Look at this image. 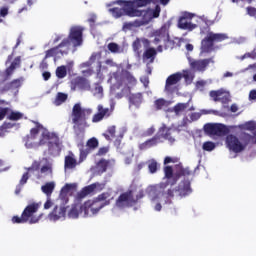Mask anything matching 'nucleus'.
Wrapping results in <instances>:
<instances>
[{"label": "nucleus", "mask_w": 256, "mask_h": 256, "mask_svg": "<svg viewBox=\"0 0 256 256\" xmlns=\"http://www.w3.org/2000/svg\"><path fill=\"white\" fill-rule=\"evenodd\" d=\"M113 5H120L123 8H110L108 11L111 13L112 17L115 19H119V17H123V15H127L128 17H141L143 12L139 9H135L133 7H129L127 1H116L106 4V7H113Z\"/></svg>", "instance_id": "obj_12"}, {"label": "nucleus", "mask_w": 256, "mask_h": 256, "mask_svg": "<svg viewBox=\"0 0 256 256\" xmlns=\"http://www.w3.org/2000/svg\"><path fill=\"white\" fill-rule=\"evenodd\" d=\"M108 50L114 54L123 53V47L119 46L117 43L114 42L108 44Z\"/></svg>", "instance_id": "obj_40"}, {"label": "nucleus", "mask_w": 256, "mask_h": 256, "mask_svg": "<svg viewBox=\"0 0 256 256\" xmlns=\"http://www.w3.org/2000/svg\"><path fill=\"white\" fill-rule=\"evenodd\" d=\"M143 167H145V163L141 162L134 167V171H136V173H138V171H141V169H143Z\"/></svg>", "instance_id": "obj_60"}, {"label": "nucleus", "mask_w": 256, "mask_h": 256, "mask_svg": "<svg viewBox=\"0 0 256 256\" xmlns=\"http://www.w3.org/2000/svg\"><path fill=\"white\" fill-rule=\"evenodd\" d=\"M190 173L189 168H183L181 164L175 165L174 167L166 166L164 168V181L146 188L152 209L157 212L161 211L165 205H170L171 199L175 197V194L179 195V197L191 195L193 190H191V182L189 179L181 181L175 189V193L167 188L169 185H175L177 179L186 177V175H190Z\"/></svg>", "instance_id": "obj_1"}, {"label": "nucleus", "mask_w": 256, "mask_h": 256, "mask_svg": "<svg viewBox=\"0 0 256 256\" xmlns=\"http://www.w3.org/2000/svg\"><path fill=\"white\" fill-rule=\"evenodd\" d=\"M91 91V82L83 77H76L71 81V90Z\"/></svg>", "instance_id": "obj_21"}, {"label": "nucleus", "mask_w": 256, "mask_h": 256, "mask_svg": "<svg viewBox=\"0 0 256 256\" xmlns=\"http://www.w3.org/2000/svg\"><path fill=\"white\" fill-rule=\"evenodd\" d=\"M249 69H252V73H255L254 76H253V79H254V81H256V65H250V66L246 69V71L249 70Z\"/></svg>", "instance_id": "obj_61"}, {"label": "nucleus", "mask_w": 256, "mask_h": 256, "mask_svg": "<svg viewBox=\"0 0 256 256\" xmlns=\"http://www.w3.org/2000/svg\"><path fill=\"white\" fill-rule=\"evenodd\" d=\"M48 147L49 155L58 157L63 149V142L59 139V135L55 132H49L41 124H37L32 128L30 135L27 137L25 147L27 149H37L38 147Z\"/></svg>", "instance_id": "obj_3"}, {"label": "nucleus", "mask_w": 256, "mask_h": 256, "mask_svg": "<svg viewBox=\"0 0 256 256\" xmlns=\"http://www.w3.org/2000/svg\"><path fill=\"white\" fill-rule=\"evenodd\" d=\"M108 133H109L110 136L107 135V134H104V137H106V139H108V140L114 139V137H115V126H110L108 128Z\"/></svg>", "instance_id": "obj_50"}, {"label": "nucleus", "mask_w": 256, "mask_h": 256, "mask_svg": "<svg viewBox=\"0 0 256 256\" xmlns=\"http://www.w3.org/2000/svg\"><path fill=\"white\" fill-rule=\"evenodd\" d=\"M42 75H43L44 81H49V79L51 78V73L49 72H44Z\"/></svg>", "instance_id": "obj_63"}, {"label": "nucleus", "mask_w": 256, "mask_h": 256, "mask_svg": "<svg viewBox=\"0 0 256 256\" xmlns=\"http://www.w3.org/2000/svg\"><path fill=\"white\" fill-rule=\"evenodd\" d=\"M105 187V184L94 183L85 187L82 191L84 195H89V193H93V191H101Z\"/></svg>", "instance_id": "obj_30"}, {"label": "nucleus", "mask_w": 256, "mask_h": 256, "mask_svg": "<svg viewBox=\"0 0 256 256\" xmlns=\"http://www.w3.org/2000/svg\"><path fill=\"white\" fill-rule=\"evenodd\" d=\"M210 83L211 81L200 80L196 82V89H198V91H205V87H207V85H210Z\"/></svg>", "instance_id": "obj_47"}, {"label": "nucleus", "mask_w": 256, "mask_h": 256, "mask_svg": "<svg viewBox=\"0 0 256 256\" xmlns=\"http://www.w3.org/2000/svg\"><path fill=\"white\" fill-rule=\"evenodd\" d=\"M99 59H101V54L94 53L91 55L89 61L82 63L80 65L82 75H84V77H91V75L95 73L93 65L97 63L98 79L103 80V73H105V71H109L107 83L110 84L111 92L121 91V97L129 95L131 87H135L137 85V79L131 75L129 71L123 70V67L113 61V59L108 58L103 62H100Z\"/></svg>", "instance_id": "obj_2"}, {"label": "nucleus", "mask_w": 256, "mask_h": 256, "mask_svg": "<svg viewBox=\"0 0 256 256\" xmlns=\"http://www.w3.org/2000/svg\"><path fill=\"white\" fill-rule=\"evenodd\" d=\"M56 76L58 79H64V77H67V67L60 66L56 69Z\"/></svg>", "instance_id": "obj_43"}, {"label": "nucleus", "mask_w": 256, "mask_h": 256, "mask_svg": "<svg viewBox=\"0 0 256 256\" xmlns=\"http://www.w3.org/2000/svg\"><path fill=\"white\" fill-rule=\"evenodd\" d=\"M256 57V53L255 52H250V53H246L243 56L240 57L241 61H243L244 59H255Z\"/></svg>", "instance_id": "obj_52"}, {"label": "nucleus", "mask_w": 256, "mask_h": 256, "mask_svg": "<svg viewBox=\"0 0 256 256\" xmlns=\"http://www.w3.org/2000/svg\"><path fill=\"white\" fill-rule=\"evenodd\" d=\"M196 22L198 23V25H200V27H205V25L206 27H209V25H213V22L207 20L205 16L197 17Z\"/></svg>", "instance_id": "obj_44"}, {"label": "nucleus", "mask_w": 256, "mask_h": 256, "mask_svg": "<svg viewBox=\"0 0 256 256\" xmlns=\"http://www.w3.org/2000/svg\"><path fill=\"white\" fill-rule=\"evenodd\" d=\"M225 39H227L226 34L208 31L201 43V55H203V53H213V51H215L214 43H221V41H225Z\"/></svg>", "instance_id": "obj_13"}, {"label": "nucleus", "mask_w": 256, "mask_h": 256, "mask_svg": "<svg viewBox=\"0 0 256 256\" xmlns=\"http://www.w3.org/2000/svg\"><path fill=\"white\" fill-rule=\"evenodd\" d=\"M77 189V184H66L60 192V198L58 201H64L65 203H69L68 195H73V192Z\"/></svg>", "instance_id": "obj_24"}, {"label": "nucleus", "mask_w": 256, "mask_h": 256, "mask_svg": "<svg viewBox=\"0 0 256 256\" xmlns=\"http://www.w3.org/2000/svg\"><path fill=\"white\" fill-rule=\"evenodd\" d=\"M159 143V137H154L140 145V149H149L151 147H155Z\"/></svg>", "instance_id": "obj_38"}, {"label": "nucleus", "mask_w": 256, "mask_h": 256, "mask_svg": "<svg viewBox=\"0 0 256 256\" xmlns=\"http://www.w3.org/2000/svg\"><path fill=\"white\" fill-rule=\"evenodd\" d=\"M109 151V148L107 147H102L98 150V155H106Z\"/></svg>", "instance_id": "obj_58"}, {"label": "nucleus", "mask_w": 256, "mask_h": 256, "mask_svg": "<svg viewBox=\"0 0 256 256\" xmlns=\"http://www.w3.org/2000/svg\"><path fill=\"white\" fill-rule=\"evenodd\" d=\"M177 161H178L177 158L167 156V157L164 159V165H168V163H177Z\"/></svg>", "instance_id": "obj_53"}, {"label": "nucleus", "mask_w": 256, "mask_h": 256, "mask_svg": "<svg viewBox=\"0 0 256 256\" xmlns=\"http://www.w3.org/2000/svg\"><path fill=\"white\" fill-rule=\"evenodd\" d=\"M8 119H10V121H19V119H23V113L10 110L8 113Z\"/></svg>", "instance_id": "obj_42"}, {"label": "nucleus", "mask_w": 256, "mask_h": 256, "mask_svg": "<svg viewBox=\"0 0 256 256\" xmlns=\"http://www.w3.org/2000/svg\"><path fill=\"white\" fill-rule=\"evenodd\" d=\"M250 101H256V90H251L249 93Z\"/></svg>", "instance_id": "obj_59"}, {"label": "nucleus", "mask_w": 256, "mask_h": 256, "mask_svg": "<svg viewBox=\"0 0 256 256\" xmlns=\"http://www.w3.org/2000/svg\"><path fill=\"white\" fill-rule=\"evenodd\" d=\"M216 147L217 145L211 141L204 142L202 145L203 151H209V152L214 151Z\"/></svg>", "instance_id": "obj_46"}, {"label": "nucleus", "mask_w": 256, "mask_h": 256, "mask_svg": "<svg viewBox=\"0 0 256 256\" xmlns=\"http://www.w3.org/2000/svg\"><path fill=\"white\" fill-rule=\"evenodd\" d=\"M141 47H144V49H147V47H149V40L145 39V38H138L133 42V49L134 51L139 52V49H141Z\"/></svg>", "instance_id": "obj_32"}, {"label": "nucleus", "mask_w": 256, "mask_h": 256, "mask_svg": "<svg viewBox=\"0 0 256 256\" xmlns=\"http://www.w3.org/2000/svg\"><path fill=\"white\" fill-rule=\"evenodd\" d=\"M90 91L93 94V97H95L96 99L101 100L105 96L103 92V86H101L100 84H95L94 88L90 89Z\"/></svg>", "instance_id": "obj_36"}, {"label": "nucleus", "mask_w": 256, "mask_h": 256, "mask_svg": "<svg viewBox=\"0 0 256 256\" xmlns=\"http://www.w3.org/2000/svg\"><path fill=\"white\" fill-rule=\"evenodd\" d=\"M201 115H220L219 111L216 110H201V113L194 112L190 114V119L187 116H184L182 121L178 125H172V127H167V125L162 124L159 128L158 135L167 139L169 143H175V131H183L189 123H193V121H199L201 119Z\"/></svg>", "instance_id": "obj_6"}, {"label": "nucleus", "mask_w": 256, "mask_h": 256, "mask_svg": "<svg viewBox=\"0 0 256 256\" xmlns=\"http://www.w3.org/2000/svg\"><path fill=\"white\" fill-rule=\"evenodd\" d=\"M153 37L155 45H159L157 51L159 53L163 52V45L167 47V43H169V24H165L161 29L156 30Z\"/></svg>", "instance_id": "obj_16"}, {"label": "nucleus", "mask_w": 256, "mask_h": 256, "mask_svg": "<svg viewBox=\"0 0 256 256\" xmlns=\"http://www.w3.org/2000/svg\"><path fill=\"white\" fill-rule=\"evenodd\" d=\"M51 173H53V162L51 160L43 159L40 163L34 162L32 166L28 168V173L22 176L20 185H25L31 175H36L37 179H42V177L51 175Z\"/></svg>", "instance_id": "obj_8"}, {"label": "nucleus", "mask_w": 256, "mask_h": 256, "mask_svg": "<svg viewBox=\"0 0 256 256\" xmlns=\"http://www.w3.org/2000/svg\"><path fill=\"white\" fill-rule=\"evenodd\" d=\"M14 125H15V124H13V123H7V122H5L2 127H3L4 129H11V128H13Z\"/></svg>", "instance_id": "obj_64"}, {"label": "nucleus", "mask_w": 256, "mask_h": 256, "mask_svg": "<svg viewBox=\"0 0 256 256\" xmlns=\"http://www.w3.org/2000/svg\"><path fill=\"white\" fill-rule=\"evenodd\" d=\"M79 163H83V161L80 160L79 162H77V158L75 157V154H73L72 152H69L68 155L65 156V160H64L65 172L67 173V171H71L75 169L77 165H79Z\"/></svg>", "instance_id": "obj_25"}, {"label": "nucleus", "mask_w": 256, "mask_h": 256, "mask_svg": "<svg viewBox=\"0 0 256 256\" xmlns=\"http://www.w3.org/2000/svg\"><path fill=\"white\" fill-rule=\"evenodd\" d=\"M128 7H132V9H138L137 7H146L151 3V0H133V1H126Z\"/></svg>", "instance_id": "obj_35"}, {"label": "nucleus", "mask_w": 256, "mask_h": 256, "mask_svg": "<svg viewBox=\"0 0 256 256\" xmlns=\"http://www.w3.org/2000/svg\"><path fill=\"white\" fill-rule=\"evenodd\" d=\"M239 129L242 131H250L251 134L244 133L241 136L242 142L235 135H228L226 137V147L232 153H241L245 151L247 145H253L256 143V122L248 121L242 125H239Z\"/></svg>", "instance_id": "obj_4"}, {"label": "nucleus", "mask_w": 256, "mask_h": 256, "mask_svg": "<svg viewBox=\"0 0 256 256\" xmlns=\"http://www.w3.org/2000/svg\"><path fill=\"white\" fill-rule=\"evenodd\" d=\"M83 31L82 26H72L69 30L68 38L64 39L58 47L52 48L46 51V57H62V55H67L73 47H81L83 45Z\"/></svg>", "instance_id": "obj_5"}, {"label": "nucleus", "mask_w": 256, "mask_h": 256, "mask_svg": "<svg viewBox=\"0 0 256 256\" xmlns=\"http://www.w3.org/2000/svg\"><path fill=\"white\" fill-rule=\"evenodd\" d=\"M68 217L69 219H79V217H83V204H73L68 211Z\"/></svg>", "instance_id": "obj_27"}, {"label": "nucleus", "mask_w": 256, "mask_h": 256, "mask_svg": "<svg viewBox=\"0 0 256 256\" xmlns=\"http://www.w3.org/2000/svg\"><path fill=\"white\" fill-rule=\"evenodd\" d=\"M53 207V201L51 200V196H47L46 202L44 203V209H49Z\"/></svg>", "instance_id": "obj_54"}, {"label": "nucleus", "mask_w": 256, "mask_h": 256, "mask_svg": "<svg viewBox=\"0 0 256 256\" xmlns=\"http://www.w3.org/2000/svg\"><path fill=\"white\" fill-rule=\"evenodd\" d=\"M19 65H21V58L16 57L11 63L10 67H8L4 72L0 73L1 77H3V79L5 80L9 79V77L13 75V72L15 71V69H17V67H19Z\"/></svg>", "instance_id": "obj_28"}, {"label": "nucleus", "mask_w": 256, "mask_h": 256, "mask_svg": "<svg viewBox=\"0 0 256 256\" xmlns=\"http://www.w3.org/2000/svg\"><path fill=\"white\" fill-rule=\"evenodd\" d=\"M185 79L186 83H192L195 74H193V72L189 71V70H184L183 73L178 72L175 74L170 75L167 80H166V86L165 89L166 91H169L170 93H173V91H175V89H177V83H179V81H181V79Z\"/></svg>", "instance_id": "obj_14"}, {"label": "nucleus", "mask_w": 256, "mask_h": 256, "mask_svg": "<svg viewBox=\"0 0 256 256\" xmlns=\"http://www.w3.org/2000/svg\"><path fill=\"white\" fill-rule=\"evenodd\" d=\"M140 81H141V83H143L144 87H147L149 85V77H147V76H142L140 78Z\"/></svg>", "instance_id": "obj_57"}, {"label": "nucleus", "mask_w": 256, "mask_h": 256, "mask_svg": "<svg viewBox=\"0 0 256 256\" xmlns=\"http://www.w3.org/2000/svg\"><path fill=\"white\" fill-rule=\"evenodd\" d=\"M67 97V94L59 92L54 100V105H56L57 107H59V105H63V103L67 101Z\"/></svg>", "instance_id": "obj_39"}, {"label": "nucleus", "mask_w": 256, "mask_h": 256, "mask_svg": "<svg viewBox=\"0 0 256 256\" xmlns=\"http://www.w3.org/2000/svg\"><path fill=\"white\" fill-rule=\"evenodd\" d=\"M41 209V202H32L26 206L21 217L14 216L12 223H30L31 225L39 223L42 215H37V211Z\"/></svg>", "instance_id": "obj_10"}, {"label": "nucleus", "mask_w": 256, "mask_h": 256, "mask_svg": "<svg viewBox=\"0 0 256 256\" xmlns=\"http://www.w3.org/2000/svg\"><path fill=\"white\" fill-rule=\"evenodd\" d=\"M143 103V95L141 93L132 94L130 96V104L139 107Z\"/></svg>", "instance_id": "obj_37"}, {"label": "nucleus", "mask_w": 256, "mask_h": 256, "mask_svg": "<svg viewBox=\"0 0 256 256\" xmlns=\"http://www.w3.org/2000/svg\"><path fill=\"white\" fill-rule=\"evenodd\" d=\"M148 169L149 173H157V169H159V164L155 160L148 161Z\"/></svg>", "instance_id": "obj_45"}, {"label": "nucleus", "mask_w": 256, "mask_h": 256, "mask_svg": "<svg viewBox=\"0 0 256 256\" xmlns=\"http://www.w3.org/2000/svg\"><path fill=\"white\" fill-rule=\"evenodd\" d=\"M155 55H157L155 48L147 49L143 55L145 63H153V61H155Z\"/></svg>", "instance_id": "obj_33"}, {"label": "nucleus", "mask_w": 256, "mask_h": 256, "mask_svg": "<svg viewBox=\"0 0 256 256\" xmlns=\"http://www.w3.org/2000/svg\"><path fill=\"white\" fill-rule=\"evenodd\" d=\"M85 150H80V161H85L87 159V155L93 151V149H97L99 147V141L96 138H91L87 141Z\"/></svg>", "instance_id": "obj_23"}, {"label": "nucleus", "mask_w": 256, "mask_h": 256, "mask_svg": "<svg viewBox=\"0 0 256 256\" xmlns=\"http://www.w3.org/2000/svg\"><path fill=\"white\" fill-rule=\"evenodd\" d=\"M53 210L48 214L50 221H61L67 217V203L58 201Z\"/></svg>", "instance_id": "obj_17"}, {"label": "nucleus", "mask_w": 256, "mask_h": 256, "mask_svg": "<svg viewBox=\"0 0 256 256\" xmlns=\"http://www.w3.org/2000/svg\"><path fill=\"white\" fill-rule=\"evenodd\" d=\"M45 59H49V57H47V54L45 55L44 60L40 64V69H47V62L45 61Z\"/></svg>", "instance_id": "obj_62"}, {"label": "nucleus", "mask_w": 256, "mask_h": 256, "mask_svg": "<svg viewBox=\"0 0 256 256\" xmlns=\"http://www.w3.org/2000/svg\"><path fill=\"white\" fill-rule=\"evenodd\" d=\"M111 199H113L111 192H104L97 198L86 201L82 204L83 217H95L103 207L111 204Z\"/></svg>", "instance_id": "obj_7"}, {"label": "nucleus", "mask_w": 256, "mask_h": 256, "mask_svg": "<svg viewBox=\"0 0 256 256\" xmlns=\"http://www.w3.org/2000/svg\"><path fill=\"white\" fill-rule=\"evenodd\" d=\"M107 167H109V162L107 160H100L94 168V173L101 175V173H105V171H107Z\"/></svg>", "instance_id": "obj_34"}, {"label": "nucleus", "mask_w": 256, "mask_h": 256, "mask_svg": "<svg viewBox=\"0 0 256 256\" xmlns=\"http://www.w3.org/2000/svg\"><path fill=\"white\" fill-rule=\"evenodd\" d=\"M21 85H23V78L16 79L11 82L10 89H19V87H21Z\"/></svg>", "instance_id": "obj_48"}, {"label": "nucleus", "mask_w": 256, "mask_h": 256, "mask_svg": "<svg viewBox=\"0 0 256 256\" xmlns=\"http://www.w3.org/2000/svg\"><path fill=\"white\" fill-rule=\"evenodd\" d=\"M189 65L191 69H194V71H205L207 69V65L209 63H213V59H204V60H194L193 58H189Z\"/></svg>", "instance_id": "obj_22"}, {"label": "nucleus", "mask_w": 256, "mask_h": 256, "mask_svg": "<svg viewBox=\"0 0 256 256\" xmlns=\"http://www.w3.org/2000/svg\"><path fill=\"white\" fill-rule=\"evenodd\" d=\"M204 131L207 135H216L217 137H222L227 133V128L223 124H206L204 126Z\"/></svg>", "instance_id": "obj_20"}, {"label": "nucleus", "mask_w": 256, "mask_h": 256, "mask_svg": "<svg viewBox=\"0 0 256 256\" xmlns=\"http://www.w3.org/2000/svg\"><path fill=\"white\" fill-rule=\"evenodd\" d=\"M133 162V153L130 152V154L124 159L125 165H131Z\"/></svg>", "instance_id": "obj_56"}, {"label": "nucleus", "mask_w": 256, "mask_h": 256, "mask_svg": "<svg viewBox=\"0 0 256 256\" xmlns=\"http://www.w3.org/2000/svg\"><path fill=\"white\" fill-rule=\"evenodd\" d=\"M9 15V8L2 7L0 8V23H3V19Z\"/></svg>", "instance_id": "obj_49"}, {"label": "nucleus", "mask_w": 256, "mask_h": 256, "mask_svg": "<svg viewBox=\"0 0 256 256\" xmlns=\"http://www.w3.org/2000/svg\"><path fill=\"white\" fill-rule=\"evenodd\" d=\"M143 197H145L143 190H138V192L130 190L128 192L122 193L116 199L115 205L112 209V213H114V215H117V211H122V209H127V207L135 205V203H137L139 199H143Z\"/></svg>", "instance_id": "obj_9"}, {"label": "nucleus", "mask_w": 256, "mask_h": 256, "mask_svg": "<svg viewBox=\"0 0 256 256\" xmlns=\"http://www.w3.org/2000/svg\"><path fill=\"white\" fill-rule=\"evenodd\" d=\"M93 113V109L86 108L81 109V105L76 104L73 107V114H72V121L75 125V127H80V129H83V127H87V117Z\"/></svg>", "instance_id": "obj_15"}, {"label": "nucleus", "mask_w": 256, "mask_h": 256, "mask_svg": "<svg viewBox=\"0 0 256 256\" xmlns=\"http://www.w3.org/2000/svg\"><path fill=\"white\" fill-rule=\"evenodd\" d=\"M10 111L11 109L9 108H0V121H3V119H5V116L9 115Z\"/></svg>", "instance_id": "obj_51"}, {"label": "nucleus", "mask_w": 256, "mask_h": 256, "mask_svg": "<svg viewBox=\"0 0 256 256\" xmlns=\"http://www.w3.org/2000/svg\"><path fill=\"white\" fill-rule=\"evenodd\" d=\"M41 191L46 195V197H51L53 191H55V182H47L41 186Z\"/></svg>", "instance_id": "obj_31"}, {"label": "nucleus", "mask_w": 256, "mask_h": 256, "mask_svg": "<svg viewBox=\"0 0 256 256\" xmlns=\"http://www.w3.org/2000/svg\"><path fill=\"white\" fill-rule=\"evenodd\" d=\"M113 114V106L111 108H105L103 105L99 104L97 106V113L92 117V123H101L103 119H109Z\"/></svg>", "instance_id": "obj_19"}, {"label": "nucleus", "mask_w": 256, "mask_h": 256, "mask_svg": "<svg viewBox=\"0 0 256 256\" xmlns=\"http://www.w3.org/2000/svg\"><path fill=\"white\" fill-rule=\"evenodd\" d=\"M155 133V127H150L144 132V137H151Z\"/></svg>", "instance_id": "obj_55"}, {"label": "nucleus", "mask_w": 256, "mask_h": 256, "mask_svg": "<svg viewBox=\"0 0 256 256\" xmlns=\"http://www.w3.org/2000/svg\"><path fill=\"white\" fill-rule=\"evenodd\" d=\"M210 97L214 101H221L222 103H227L229 100L230 94L228 91L220 89V90H212L210 91Z\"/></svg>", "instance_id": "obj_26"}, {"label": "nucleus", "mask_w": 256, "mask_h": 256, "mask_svg": "<svg viewBox=\"0 0 256 256\" xmlns=\"http://www.w3.org/2000/svg\"><path fill=\"white\" fill-rule=\"evenodd\" d=\"M169 105H171V101H166L163 98H160L155 101L156 109H167V107H169Z\"/></svg>", "instance_id": "obj_41"}, {"label": "nucleus", "mask_w": 256, "mask_h": 256, "mask_svg": "<svg viewBox=\"0 0 256 256\" xmlns=\"http://www.w3.org/2000/svg\"><path fill=\"white\" fill-rule=\"evenodd\" d=\"M195 17V14L185 12L178 21L179 29H183L184 31H193L197 29V24L191 22V19Z\"/></svg>", "instance_id": "obj_18"}, {"label": "nucleus", "mask_w": 256, "mask_h": 256, "mask_svg": "<svg viewBox=\"0 0 256 256\" xmlns=\"http://www.w3.org/2000/svg\"><path fill=\"white\" fill-rule=\"evenodd\" d=\"M187 107H189L188 103H178L174 108L168 109V113H174V115L179 116L185 113Z\"/></svg>", "instance_id": "obj_29"}, {"label": "nucleus", "mask_w": 256, "mask_h": 256, "mask_svg": "<svg viewBox=\"0 0 256 256\" xmlns=\"http://www.w3.org/2000/svg\"><path fill=\"white\" fill-rule=\"evenodd\" d=\"M142 17L141 20H136L134 22H126L123 25V31H132L134 27H141L142 25H147V23H151L153 19H157L161 14V6L156 5L153 8H149L147 10H141Z\"/></svg>", "instance_id": "obj_11"}]
</instances>
